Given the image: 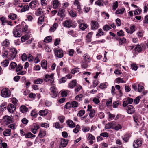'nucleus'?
<instances>
[{"label":"nucleus","instance_id":"obj_1","mask_svg":"<svg viewBox=\"0 0 148 148\" xmlns=\"http://www.w3.org/2000/svg\"><path fill=\"white\" fill-rule=\"evenodd\" d=\"M13 34L14 36L16 37H20L22 35L21 28L20 26L18 25L16 26L13 29Z\"/></svg>","mask_w":148,"mask_h":148},{"label":"nucleus","instance_id":"obj_2","mask_svg":"<svg viewBox=\"0 0 148 148\" xmlns=\"http://www.w3.org/2000/svg\"><path fill=\"white\" fill-rule=\"evenodd\" d=\"M10 54L8 56V58L10 60H13L16 57L17 51L15 48L12 47L10 48Z\"/></svg>","mask_w":148,"mask_h":148},{"label":"nucleus","instance_id":"obj_3","mask_svg":"<svg viewBox=\"0 0 148 148\" xmlns=\"http://www.w3.org/2000/svg\"><path fill=\"white\" fill-rule=\"evenodd\" d=\"M11 95V92L8 88H4L1 91V95L4 97H9Z\"/></svg>","mask_w":148,"mask_h":148},{"label":"nucleus","instance_id":"obj_4","mask_svg":"<svg viewBox=\"0 0 148 148\" xmlns=\"http://www.w3.org/2000/svg\"><path fill=\"white\" fill-rule=\"evenodd\" d=\"M50 95L52 97L55 98L57 97L58 94V92L56 87L54 86H52L50 88Z\"/></svg>","mask_w":148,"mask_h":148},{"label":"nucleus","instance_id":"obj_5","mask_svg":"<svg viewBox=\"0 0 148 148\" xmlns=\"http://www.w3.org/2000/svg\"><path fill=\"white\" fill-rule=\"evenodd\" d=\"M54 74L52 73L50 75L46 74L45 75L44 81L46 82H47L49 81H50L51 83L52 84L54 82Z\"/></svg>","mask_w":148,"mask_h":148},{"label":"nucleus","instance_id":"obj_6","mask_svg":"<svg viewBox=\"0 0 148 148\" xmlns=\"http://www.w3.org/2000/svg\"><path fill=\"white\" fill-rule=\"evenodd\" d=\"M63 26L69 28L73 27H75L76 25V24H73L72 21L71 20H68L63 22Z\"/></svg>","mask_w":148,"mask_h":148},{"label":"nucleus","instance_id":"obj_7","mask_svg":"<svg viewBox=\"0 0 148 148\" xmlns=\"http://www.w3.org/2000/svg\"><path fill=\"white\" fill-rule=\"evenodd\" d=\"M142 144V140L139 139H137L134 141L133 143V147L134 148H138L141 147Z\"/></svg>","mask_w":148,"mask_h":148},{"label":"nucleus","instance_id":"obj_8","mask_svg":"<svg viewBox=\"0 0 148 148\" xmlns=\"http://www.w3.org/2000/svg\"><path fill=\"white\" fill-rule=\"evenodd\" d=\"M40 126L37 123H34L32 125L31 128V132L34 134H35L37 130L39 129Z\"/></svg>","mask_w":148,"mask_h":148},{"label":"nucleus","instance_id":"obj_9","mask_svg":"<svg viewBox=\"0 0 148 148\" xmlns=\"http://www.w3.org/2000/svg\"><path fill=\"white\" fill-rule=\"evenodd\" d=\"M54 53L56 56L58 58H61L63 56V53L62 49H55Z\"/></svg>","mask_w":148,"mask_h":148},{"label":"nucleus","instance_id":"obj_10","mask_svg":"<svg viewBox=\"0 0 148 148\" xmlns=\"http://www.w3.org/2000/svg\"><path fill=\"white\" fill-rule=\"evenodd\" d=\"M91 28L92 30H95L99 27V24L97 22L92 20L91 21Z\"/></svg>","mask_w":148,"mask_h":148},{"label":"nucleus","instance_id":"obj_11","mask_svg":"<svg viewBox=\"0 0 148 148\" xmlns=\"http://www.w3.org/2000/svg\"><path fill=\"white\" fill-rule=\"evenodd\" d=\"M3 121L6 124L12 123V118L8 115H5L3 117Z\"/></svg>","mask_w":148,"mask_h":148},{"label":"nucleus","instance_id":"obj_12","mask_svg":"<svg viewBox=\"0 0 148 148\" xmlns=\"http://www.w3.org/2000/svg\"><path fill=\"white\" fill-rule=\"evenodd\" d=\"M88 136L87 138V140L89 141V143L90 144L92 145L93 143V140L95 139V137L90 133L88 134Z\"/></svg>","mask_w":148,"mask_h":148},{"label":"nucleus","instance_id":"obj_13","mask_svg":"<svg viewBox=\"0 0 148 148\" xmlns=\"http://www.w3.org/2000/svg\"><path fill=\"white\" fill-rule=\"evenodd\" d=\"M127 112L129 114H133L135 112V108L132 105H129L127 107Z\"/></svg>","mask_w":148,"mask_h":148},{"label":"nucleus","instance_id":"obj_14","mask_svg":"<svg viewBox=\"0 0 148 148\" xmlns=\"http://www.w3.org/2000/svg\"><path fill=\"white\" fill-rule=\"evenodd\" d=\"M7 109L9 112L12 113L15 110L16 108L14 105L10 104L8 105L7 107Z\"/></svg>","mask_w":148,"mask_h":148},{"label":"nucleus","instance_id":"obj_15","mask_svg":"<svg viewBox=\"0 0 148 148\" xmlns=\"http://www.w3.org/2000/svg\"><path fill=\"white\" fill-rule=\"evenodd\" d=\"M83 59L85 62L88 63L90 62L91 60L90 57L88 54H84L83 56Z\"/></svg>","mask_w":148,"mask_h":148},{"label":"nucleus","instance_id":"obj_16","mask_svg":"<svg viewBox=\"0 0 148 148\" xmlns=\"http://www.w3.org/2000/svg\"><path fill=\"white\" fill-rule=\"evenodd\" d=\"M141 46L139 45H137L136 47L135 48V50L136 51L140 52H141L143 49H145V48L144 47L145 46L143 45H141Z\"/></svg>","mask_w":148,"mask_h":148},{"label":"nucleus","instance_id":"obj_17","mask_svg":"<svg viewBox=\"0 0 148 148\" xmlns=\"http://www.w3.org/2000/svg\"><path fill=\"white\" fill-rule=\"evenodd\" d=\"M77 82L76 80H73L70 82L68 84V88L71 89H73L76 85Z\"/></svg>","mask_w":148,"mask_h":148},{"label":"nucleus","instance_id":"obj_18","mask_svg":"<svg viewBox=\"0 0 148 148\" xmlns=\"http://www.w3.org/2000/svg\"><path fill=\"white\" fill-rule=\"evenodd\" d=\"M20 26L21 28H22V29H22V32H25L27 31L28 26L25 22L22 23L21 25Z\"/></svg>","mask_w":148,"mask_h":148},{"label":"nucleus","instance_id":"obj_19","mask_svg":"<svg viewBox=\"0 0 148 148\" xmlns=\"http://www.w3.org/2000/svg\"><path fill=\"white\" fill-rule=\"evenodd\" d=\"M68 143V140L65 139H62L60 143L61 147H65L67 145Z\"/></svg>","mask_w":148,"mask_h":148},{"label":"nucleus","instance_id":"obj_20","mask_svg":"<svg viewBox=\"0 0 148 148\" xmlns=\"http://www.w3.org/2000/svg\"><path fill=\"white\" fill-rule=\"evenodd\" d=\"M29 6L31 9H34L38 6L37 2L34 0L32 1L30 3Z\"/></svg>","mask_w":148,"mask_h":148},{"label":"nucleus","instance_id":"obj_21","mask_svg":"<svg viewBox=\"0 0 148 148\" xmlns=\"http://www.w3.org/2000/svg\"><path fill=\"white\" fill-rule=\"evenodd\" d=\"M28 110V108L24 105L21 106L20 108V111L23 113L26 112Z\"/></svg>","mask_w":148,"mask_h":148},{"label":"nucleus","instance_id":"obj_22","mask_svg":"<svg viewBox=\"0 0 148 148\" xmlns=\"http://www.w3.org/2000/svg\"><path fill=\"white\" fill-rule=\"evenodd\" d=\"M60 3L58 0H54L53 2V8L56 9L59 6Z\"/></svg>","mask_w":148,"mask_h":148},{"label":"nucleus","instance_id":"obj_23","mask_svg":"<svg viewBox=\"0 0 148 148\" xmlns=\"http://www.w3.org/2000/svg\"><path fill=\"white\" fill-rule=\"evenodd\" d=\"M67 123L68 126L71 128H74L75 126L73 121L71 120H68L67 121Z\"/></svg>","mask_w":148,"mask_h":148},{"label":"nucleus","instance_id":"obj_24","mask_svg":"<svg viewBox=\"0 0 148 148\" xmlns=\"http://www.w3.org/2000/svg\"><path fill=\"white\" fill-rule=\"evenodd\" d=\"M143 84V83H140L138 85V92H142L144 89Z\"/></svg>","mask_w":148,"mask_h":148},{"label":"nucleus","instance_id":"obj_25","mask_svg":"<svg viewBox=\"0 0 148 148\" xmlns=\"http://www.w3.org/2000/svg\"><path fill=\"white\" fill-rule=\"evenodd\" d=\"M48 112L47 110H41L39 111V114L42 116H45L47 114Z\"/></svg>","mask_w":148,"mask_h":148},{"label":"nucleus","instance_id":"obj_26","mask_svg":"<svg viewBox=\"0 0 148 148\" xmlns=\"http://www.w3.org/2000/svg\"><path fill=\"white\" fill-rule=\"evenodd\" d=\"M46 134V131L43 130H41L38 134V136L40 138L43 137L45 136Z\"/></svg>","mask_w":148,"mask_h":148},{"label":"nucleus","instance_id":"obj_27","mask_svg":"<svg viewBox=\"0 0 148 148\" xmlns=\"http://www.w3.org/2000/svg\"><path fill=\"white\" fill-rule=\"evenodd\" d=\"M130 136L128 134H126L122 136V139L124 143L127 142L129 139Z\"/></svg>","mask_w":148,"mask_h":148},{"label":"nucleus","instance_id":"obj_28","mask_svg":"<svg viewBox=\"0 0 148 148\" xmlns=\"http://www.w3.org/2000/svg\"><path fill=\"white\" fill-rule=\"evenodd\" d=\"M11 130L8 129L5 130L3 132V134L5 136H10L11 134Z\"/></svg>","mask_w":148,"mask_h":148},{"label":"nucleus","instance_id":"obj_29","mask_svg":"<svg viewBox=\"0 0 148 148\" xmlns=\"http://www.w3.org/2000/svg\"><path fill=\"white\" fill-rule=\"evenodd\" d=\"M30 37L29 34H26L22 36L21 38V40L22 42H24L27 40H28Z\"/></svg>","mask_w":148,"mask_h":148},{"label":"nucleus","instance_id":"obj_30","mask_svg":"<svg viewBox=\"0 0 148 148\" xmlns=\"http://www.w3.org/2000/svg\"><path fill=\"white\" fill-rule=\"evenodd\" d=\"M64 10L62 8H60L59 10L58 15L61 17H63L64 16Z\"/></svg>","mask_w":148,"mask_h":148},{"label":"nucleus","instance_id":"obj_31","mask_svg":"<svg viewBox=\"0 0 148 148\" xmlns=\"http://www.w3.org/2000/svg\"><path fill=\"white\" fill-rule=\"evenodd\" d=\"M22 8L21 10V12H22L29 10V7L28 5H23Z\"/></svg>","mask_w":148,"mask_h":148},{"label":"nucleus","instance_id":"obj_32","mask_svg":"<svg viewBox=\"0 0 148 148\" xmlns=\"http://www.w3.org/2000/svg\"><path fill=\"white\" fill-rule=\"evenodd\" d=\"M43 80L41 78H38L36 80H34V82L36 84H40L43 83Z\"/></svg>","mask_w":148,"mask_h":148},{"label":"nucleus","instance_id":"obj_33","mask_svg":"<svg viewBox=\"0 0 148 148\" xmlns=\"http://www.w3.org/2000/svg\"><path fill=\"white\" fill-rule=\"evenodd\" d=\"M47 61L44 60L42 61L41 66L42 68H44L45 69H47Z\"/></svg>","mask_w":148,"mask_h":148},{"label":"nucleus","instance_id":"obj_34","mask_svg":"<svg viewBox=\"0 0 148 148\" xmlns=\"http://www.w3.org/2000/svg\"><path fill=\"white\" fill-rule=\"evenodd\" d=\"M79 27L81 29L84 30L87 27V25L86 24L81 23L79 25Z\"/></svg>","mask_w":148,"mask_h":148},{"label":"nucleus","instance_id":"obj_35","mask_svg":"<svg viewBox=\"0 0 148 148\" xmlns=\"http://www.w3.org/2000/svg\"><path fill=\"white\" fill-rule=\"evenodd\" d=\"M9 63V62L8 60L6 59L2 62L1 63V64L2 66L4 67H6L8 66Z\"/></svg>","mask_w":148,"mask_h":148},{"label":"nucleus","instance_id":"obj_36","mask_svg":"<svg viewBox=\"0 0 148 148\" xmlns=\"http://www.w3.org/2000/svg\"><path fill=\"white\" fill-rule=\"evenodd\" d=\"M8 18L12 20H14L16 18L17 15L13 13H11L8 16Z\"/></svg>","mask_w":148,"mask_h":148},{"label":"nucleus","instance_id":"obj_37","mask_svg":"<svg viewBox=\"0 0 148 148\" xmlns=\"http://www.w3.org/2000/svg\"><path fill=\"white\" fill-rule=\"evenodd\" d=\"M58 24L57 23H55L53 24L52 27H51L49 29L50 32H54L55 31L58 26Z\"/></svg>","mask_w":148,"mask_h":148},{"label":"nucleus","instance_id":"obj_38","mask_svg":"<svg viewBox=\"0 0 148 148\" xmlns=\"http://www.w3.org/2000/svg\"><path fill=\"white\" fill-rule=\"evenodd\" d=\"M43 13V11L41 8H39L37 10L35 13V14L37 16L40 15Z\"/></svg>","mask_w":148,"mask_h":148},{"label":"nucleus","instance_id":"obj_39","mask_svg":"<svg viewBox=\"0 0 148 148\" xmlns=\"http://www.w3.org/2000/svg\"><path fill=\"white\" fill-rule=\"evenodd\" d=\"M126 31L128 33L132 34L135 31V27L134 26H131L130 28V30L127 29H126Z\"/></svg>","mask_w":148,"mask_h":148},{"label":"nucleus","instance_id":"obj_40","mask_svg":"<svg viewBox=\"0 0 148 148\" xmlns=\"http://www.w3.org/2000/svg\"><path fill=\"white\" fill-rule=\"evenodd\" d=\"M0 20L1 21L3 25H6L7 21L6 18L4 17H2L0 18Z\"/></svg>","mask_w":148,"mask_h":148},{"label":"nucleus","instance_id":"obj_41","mask_svg":"<svg viewBox=\"0 0 148 148\" xmlns=\"http://www.w3.org/2000/svg\"><path fill=\"white\" fill-rule=\"evenodd\" d=\"M83 97V95L82 94H80L77 95L75 97V99L78 101L82 100V99Z\"/></svg>","mask_w":148,"mask_h":148},{"label":"nucleus","instance_id":"obj_42","mask_svg":"<svg viewBox=\"0 0 148 148\" xmlns=\"http://www.w3.org/2000/svg\"><path fill=\"white\" fill-rule=\"evenodd\" d=\"M41 5L42 6L43 8H45L47 6V1L46 0H40Z\"/></svg>","mask_w":148,"mask_h":148},{"label":"nucleus","instance_id":"obj_43","mask_svg":"<svg viewBox=\"0 0 148 148\" xmlns=\"http://www.w3.org/2000/svg\"><path fill=\"white\" fill-rule=\"evenodd\" d=\"M1 109L3 111L6 109V105L5 103H3L0 105Z\"/></svg>","mask_w":148,"mask_h":148},{"label":"nucleus","instance_id":"obj_44","mask_svg":"<svg viewBox=\"0 0 148 148\" xmlns=\"http://www.w3.org/2000/svg\"><path fill=\"white\" fill-rule=\"evenodd\" d=\"M52 37L49 36L46 37L44 40V42L46 43H48L51 41Z\"/></svg>","mask_w":148,"mask_h":148},{"label":"nucleus","instance_id":"obj_45","mask_svg":"<svg viewBox=\"0 0 148 148\" xmlns=\"http://www.w3.org/2000/svg\"><path fill=\"white\" fill-rule=\"evenodd\" d=\"M71 105L73 108L77 107L79 105L78 103L75 101L71 102Z\"/></svg>","mask_w":148,"mask_h":148},{"label":"nucleus","instance_id":"obj_46","mask_svg":"<svg viewBox=\"0 0 148 148\" xmlns=\"http://www.w3.org/2000/svg\"><path fill=\"white\" fill-rule=\"evenodd\" d=\"M10 44V42L9 40L8 39H5L4 40L2 43L3 46H4L5 47H8Z\"/></svg>","mask_w":148,"mask_h":148},{"label":"nucleus","instance_id":"obj_47","mask_svg":"<svg viewBox=\"0 0 148 148\" xmlns=\"http://www.w3.org/2000/svg\"><path fill=\"white\" fill-rule=\"evenodd\" d=\"M113 124L112 122H110L106 124L105 126V128L109 129L111 128L113 126Z\"/></svg>","mask_w":148,"mask_h":148},{"label":"nucleus","instance_id":"obj_48","mask_svg":"<svg viewBox=\"0 0 148 148\" xmlns=\"http://www.w3.org/2000/svg\"><path fill=\"white\" fill-rule=\"evenodd\" d=\"M79 71V69L77 67H76L72 69L71 73L74 74L75 73L78 72Z\"/></svg>","mask_w":148,"mask_h":148},{"label":"nucleus","instance_id":"obj_49","mask_svg":"<svg viewBox=\"0 0 148 148\" xmlns=\"http://www.w3.org/2000/svg\"><path fill=\"white\" fill-rule=\"evenodd\" d=\"M36 136L32 134L31 132H28L25 135V137L26 138L35 137Z\"/></svg>","mask_w":148,"mask_h":148},{"label":"nucleus","instance_id":"obj_50","mask_svg":"<svg viewBox=\"0 0 148 148\" xmlns=\"http://www.w3.org/2000/svg\"><path fill=\"white\" fill-rule=\"evenodd\" d=\"M108 119L110 120H111L113 119L114 117H115V115L113 114H111L110 112L108 113Z\"/></svg>","mask_w":148,"mask_h":148},{"label":"nucleus","instance_id":"obj_51","mask_svg":"<svg viewBox=\"0 0 148 148\" xmlns=\"http://www.w3.org/2000/svg\"><path fill=\"white\" fill-rule=\"evenodd\" d=\"M90 112L89 113V116L90 118H93L95 114V111L94 110H91L90 111Z\"/></svg>","mask_w":148,"mask_h":148},{"label":"nucleus","instance_id":"obj_52","mask_svg":"<svg viewBox=\"0 0 148 148\" xmlns=\"http://www.w3.org/2000/svg\"><path fill=\"white\" fill-rule=\"evenodd\" d=\"M80 126L79 125H77L76 127L73 130V132L77 133L80 130Z\"/></svg>","mask_w":148,"mask_h":148},{"label":"nucleus","instance_id":"obj_53","mask_svg":"<svg viewBox=\"0 0 148 148\" xmlns=\"http://www.w3.org/2000/svg\"><path fill=\"white\" fill-rule=\"evenodd\" d=\"M108 85L107 83H101L99 87L101 89H103L107 87Z\"/></svg>","mask_w":148,"mask_h":148},{"label":"nucleus","instance_id":"obj_54","mask_svg":"<svg viewBox=\"0 0 148 148\" xmlns=\"http://www.w3.org/2000/svg\"><path fill=\"white\" fill-rule=\"evenodd\" d=\"M75 52V51L73 49H69L68 51V54L71 56H73Z\"/></svg>","mask_w":148,"mask_h":148},{"label":"nucleus","instance_id":"obj_55","mask_svg":"<svg viewBox=\"0 0 148 148\" xmlns=\"http://www.w3.org/2000/svg\"><path fill=\"white\" fill-rule=\"evenodd\" d=\"M8 52L7 51H4L2 53V56L3 57H8Z\"/></svg>","mask_w":148,"mask_h":148},{"label":"nucleus","instance_id":"obj_56","mask_svg":"<svg viewBox=\"0 0 148 148\" xmlns=\"http://www.w3.org/2000/svg\"><path fill=\"white\" fill-rule=\"evenodd\" d=\"M141 98V97L140 96H138L134 100V103L136 104H138L139 101Z\"/></svg>","mask_w":148,"mask_h":148},{"label":"nucleus","instance_id":"obj_57","mask_svg":"<svg viewBox=\"0 0 148 148\" xmlns=\"http://www.w3.org/2000/svg\"><path fill=\"white\" fill-rule=\"evenodd\" d=\"M85 113V111L84 110H81L78 113L77 116H82Z\"/></svg>","mask_w":148,"mask_h":148},{"label":"nucleus","instance_id":"obj_58","mask_svg":"<svg viewBox=\"0 0 148 148\" xmlns=\"http://www.w3.org/2000/svg\"><path fill=\"white\" fill-rule=\"evenodd\" d=\"M112 100V98H110L107 101L106 103V105L107 106H111Z\"/></svg>","mask_w":148,"mask_h":148},{"label":"nucleus","instance_id":"obj_59","mask_svg":"<svg viewBox=\"0 0 148 148\" xmlns=\"http://www.w3.org/2000/svg\"><path fill=\"white\" fill-rule=\"evenodd\" d=\"M103 1V0H98L96 1L95 3L97 5L101 6L102 5Z\"/></svg>","mask_w":148,"mask_h":148},{"label":"nucleus","instance_id":"obj_60","mask_svg":"<svg viewBox=\"0 0 148 148\" xmlns=\"http://www.w3.org/2000/svg\"><path fill=\"white\" fill-rule=\"evenodd\" d=\"M111 29L110 27L107 25H105L103 27V29L104 30L107 31Z\"/></svg>","mask_w":148,"mask_h":148},{"label":"nucleus","instance_id":"obj_61","mask_svg":"<svg viewBox=\"0 0 148 148\" xmlns=\"http://www.w3.org/2000/svg\"><path fill=\"white\" fill-rule=\"evenodd\" d=\"M138 68L136 64H132L131 65V69L132 70H136Z\"/></svg>","mask_w":148,"mask_h":148},{"label":"nucleus","instance_id":"obj_62","mask_svg":"<svg viewBox=\"0 0 148 148\" xmlns=\"http://www.w3.org/2000/svg\"><path fill=\"white\" fill-rule=\"evenodd\" d=\"M90 130V128L88 127H85L83 126L82 127V130L83 132H88Z\"/></svg>","mask_w":148,"mask_h":148},{"label":"nucleus","instance_id":"obj_63","mask_svg":"<svg viewBox=\"0 0 148 148\" xmlns=\"http://www.w3.org/2000/svg\"><path fill=\"white\" fill-rule=\"evenodd\" d=\"M141 12V10L139 9H138L135 11L134 14L135 15H138Z\"/></svg>","mask_w":148,"mask_h":148},{"label":"nucleus","instance_id":"obj_64","mask_svg":"<svg viewBox=\"0 0 148 148\" xmlns=\"http://www.w3.org/2000/svg\"><path fill=\"white\" fill-rule=\"evenodd\" d=\"M21 122L23 124L27 125L28 122V120L26 118H24L22 119Z\"/></svg>","mask_w":148,"mask_h":148}]
</instances>
